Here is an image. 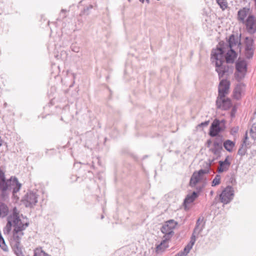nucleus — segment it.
<instances>
[{
	"instance_id": "obj_1",
	"label": "nucleus",
	"mask_w": 256,
	"mask_h": 256,
	"mask_svg": "<svg viewBox=\"0 0 256 256\" xmlns=\"http://www.w3.org/2000/svg\"><path fill=\"white\" fill-rule=\"evenodd\" d=\"M236 57V52L233 49H230L226 54L225 62L224 51L221 48H217L212 50L210 60L215 65L216 70L218 73L220 79L228 75L229 67L227 64L233 63Z\"/></svg>"
},
{
	"instance_id": "obj_2",
	"label": "nucleus",
	"mask_w": 256,
	"mask_h": 256,
	"mask_svg": "<svg viewBox=\"0 0 256 256\" xmlns=\"http://www.w3.org/2000/svg\"><path fill=\"white\" fill-rule=\"evenodd\" d=\"M29 222L28 218L22 214H20V211L16 208L12 209V213L8 218V222L6 228L8 232L12 230V226L14 227V230L16 232H20V234L22 236L24 230L28 226Z\"/></svg>"
},
{
	"instance_id": "obj_3",
	"label": "nucleus",
	"mask_w": 256,
	"mask_h": 256,
	"mask_svg": "<svg viewBox=\"0 0 256 256\" xmlns=\"http://www.w3.org/2000/svg\"><path fill=\"white\" fill-rule=\"evenodd\" d=\"M177 222L173 220H170L163 224L161 228L162 232L165 235L164 236V240L156 247L157 250H163L168 246V240L170 239L174 233V230L175 228Z\"/></svg>"
},
{
	"instance_id": "obj_4",
	"label": "nucleus",
	"mask_w": 256,
	"mask_h": 256,
	"mask_svg": "<svg viewBox=\"0 0 256 256\" xmlns=\"http://www.w3.org/2000/svg\"><path fill=\"white\" fill-rule=\"evenodd\" d=\"M21 184L16 178H11L9 180H5L4 174L0 168V190L4 191L10 188L13 189V192H17L20 189Z\"/></svg>"
},
{
	"instance_id": "obj_5",
	"label": "nucleus",
	"mask_w": 256,
	"mask_h": 256,
	"mask_svg": "<svg viewBox=\"0 0 256 256\" xmlns=\"http://www.w3.org/2000/svg\"><path fill=\"white\" fill-rule=\"evenodd\" d=\"M209 172V169H201L198 171L194 172L190 179V186L192 188L195 187L197 184L202 180L204 175L208 174Z\"/></svg>"
},
{
	"instance_id": "obj_6",
	"label": "nucleus",
	"mask_w": 256,
	"mask_h": 256,
	"mask_svg": "<svg viewBox=\"0 0 256 256\" xmlns=\"http://www.w3.org/2000/svg\"><path fill=\"white\" fill-rule=\"evenodd\" d=\"M236 72L235 74L236 78L238 80L242 79L246 72V62L244 60L238 59L236 65Z\"/></svg>"
},
{
	"instance_id": "obj_7",
	"label": "nucleus",
	"mask_w": 256,
	"mask_h": 256,
	"mask_svg": "<svg viewBox=\"0 0 256 256\" xmlns=\"http://www.w3.org/2000/svg\"><path fill=\"white\" fill-rule=\"evenodd\" d=\"M223 121L220 122L219 120H214L212 122L210 130V135L211 136H216L219 132L224 130V126L222 124Z\"/></svg>"
},
{
	"instance_id": "obj_8",
	"label": "nucleus",
	"mask_w": 256,
	"mask_h": 256,
	"mask_svg": "<svg viewBox=\"0 0 256 256\" xmlns=\"http://www.w3.org/2000/svg\"><path fill=\"white\" fill-rule=\"evenodd\" d=\"M218 108L226 110L232 106V102L230 98H226V96H218L216 101Z\"/></svg>"
},
{
	"instance_id": "obj_9",
	"label": "nucleus",
	"mask_w": 256,
	"mask_h": 256,
	"mask_svg": "<svg viewBox=\"0 0 256 256\" xmlns=\"http://www.w3.org/2000/svg\"><path fill=\"white\" fill-rule=\"evenodd\" d=\"M234 196V190L230 186H227L220 196V202L224 204L228 203Z\"/></svg>"
},
{
	"instance_id": "obj_10",
	"label": "nucleus",
	"mask_w": 256,
	"mask_h": 256,
	"mask_svg": "<svg viewBox=\"0 0 256 256\" xmlns=\"http://www.w3.org/2000/svg\"><path fill=\"white\" fill-rule=\"evenodd\" d=\"M247 31L250 34L256 32V18L254 16H249L244 22Z\"/></svg>"
},
{
	"instance_id": "obj_11",
	"label": "nucleus",
	"mask_w": 256,
	"mask_h": 256,
	"mask_svg": "<svg viewBox=\"0 0 256 256\" xmlns=\"http://www.w3.org/2000/svg\"><path fill=\"white\" fill-rule=\"evenodd\" d=\"M230 82L227 80L223 79L220 80L218 86V96H226L229 92Z\"/></svg>"
},
{
	"instance_id": "obj_12",
	"label": "nucleus",
	"mask_w": 256,
	"mask_h": 256,
	"mask_svg": "<svg viewBox=\"0 0 256 256\" xmlns=\"http://www.w3.org/2000/svg\"><path fill=\"white\" fill-rule=\"evenodd\" d=\"M38 202V197L33 192L28 193L23 200L24 204L26 207H32Z\"/></svg>"
},
{
	"instance_id": "obj_13",
	"label": "nucleus",
	"mask_w": 256,
	"mask_h": 256,
	"mask_svg": "<svg viewBox=\"0 0 256 256\" xmlns=\"http://www.w3.org/2000/svg\"><path fill=\"white\" fill-rule=\"evenodd\" d=\"M246 90V86L244 84L240 82L238 84L233 92V96L236 100H240L244 96Z\"/></svg>"
},
{
	"instance_id": "obj_14",
	"label": "nucleus",
	"mask_w": 256,
	"mask_h": 256,
	"mask_svg": "<svg viewBox=\"0 0 256 256\" xmlns=\"http://www.w3.org/2000/svg\"><path fill=\"white\" fill-rule=\"evenodd\" d=\"M250 16H253L251 14L250 9L248 8H243L238 11L237 19L240 22L244 24L246 19Z\"/></svg>"
},
{
	"instance_id": "obj_15",
	"label": "nucleus",
	"mask_w": 256,
	"mask_h": 256,
	"mask_svg": "<svg viewBox=\"0 0 256 256\" xmlns=\"http://www.w3.org/2000/svg\"><path fill=\"white\" fill-rule=\"evenodd\" d=\"M228 157H226L224 161L219 162V166L218 168V172H222L227 171L230 166V163L228 160Z\"/></svg>"
},
{
	"instance_id": "obj_16",
	"label": "nucleus",
	"mask_w": 256,
	"mask_h": 256,
	"mask_svg": "<svg viewBox=\"0 0 256 256\" xmlns=\"http://www.w3.org/2000/svg\"><path fill=\"white\" fill-rule=\"evenodd\" d=\"M198 196V193L194 192L192 194H188L184 200V205L186 208L187 205L192 202Z\"/></svg>"
},
{
	"instance_id": "obj_17",
	"label": "nucleus",
	"mask_w": 256,
	"mask_h": 256,
	"mask_svg": "<svg viewBox=\"0 0 256 256\" xmlns=\"http://www.w3.org/2000/svg\"><path fill=\"white\" fill-rule=\"evenodd\" d=\"M194 232L191 238L190 242L185 247L183 252H180L184 254L185 255H187V254L189 252L190 250L192 249L193 245L196 242V238L194 236Z\"/></svg>"
},
{
	"instance_id": "obj_18",
	"label": "nucleus",
	"mask_w": 256,
	"mask_h": 256,
	"mask_svg": "<svg viewBox=\"0 0 256 256\" xmlns=\"http://www.w3.org/2000/svg\"><path fill=\"white\" fill-rule=\"evenodd\" d=\"M228 44L230 48L233 49L235 46H238L240 42L238 38H236L234 35L232 34L230 36Z\"/></svg>"
},
{
	"instance_id": "obj_19",
	"label": "nucleus",
	"mask_w": 256,
	"mask_h": 256,
	"mask_svg": "<svg viewBox=\"0 0 256 256\" xmlns=\"http://www.w3.org/2000/svg\"><path fill=\"white\" fill-rule=\"evenodd\" d=\"M222 149V146L216 142H214L212 146L210 148V150L215 155H218Z\"/></svg>"
},
{
	"instance_id": "obj_20",
	"label": "nucleus",
	"mask_w": 256,
	"mask_h": 256,
	"mask_svg": "<svg viewBox=\"0 0 256 256\" xmlns=\"http://www.w3.org/2000/svg\"><path fill=\"white\" fill-rule=\"evenodd\" d=\"M8 208L4 204L0 202V218H4L8 215Z\"/></svg>"
},
{
	"instance_id": "obj_21",
	"label": "nucleus",
	"mask_w": 256,
	"mask_h": 256,
	"mask_svg": "<svg viewBox=\"0 0 256 256\" xmlns=\"http://www.w3.org/2000/svg\"><path fill=\"white\" fill-rule=\"evenodd\" d=\"M33 256H50V255L46 252L41 247H39L34 250Z\"/></svg>"
},
{
	"instance_id": "obj_22",
	"label": "nucleus",
	"mask_w": 256,
	"mask_h": 256,
	"mask_svg": "<svg viewBox=\"0 0 256 256\" xmlns=\"http://www.w3.org/2000/svg\"><path fill=\"white\" fill-rule=\"evenodd\" d=\"M11 246L14 250L15 252L18 254L20 252L21 248H20V242L12 240L11 242Z\"/></svg>"
},
{
	"instance_id": "obj_23",
	"label": "nucleus",
	"mask_w": 256,
	"mask_h": 256,
	"mask_svg": "<svg viewBox=\"0 0 256 256\" xmlns=\"http://www.w3.org/2000/svg\"><path fill=\"white\" fill-rule=\"evenodd\" d=\"M234 146V143L230 140H226L224 143V148L230 152L232 151Z\"/></svg>"
},
{
	"instance_id": "obj_24",
	"label": "nucleus",
	"mask_w": 256,
	"mask_h": 256,
	"mask_svg": "<svg viewBox=\"0 0 256 256\" xmlns=\"http://www.w3.org/2000/svg\"><path fill=\"white\" fill-rule=\"evenodd\" d=\"M220 8L224 10L228 8L226 0H216Z\"/></svg>"
},
{
	"instance_id": "obj_25",
	"label": "nucleus",
	"mask_w": 256,
	"mask_h": 256,
	"mask_svg": "<svg viewBox=\"0 0 256 256\" xmlns=\"http://www.w3.org/2000/svg\"><path fill=\"white\" fill-rule=\"evenodd\" d=\"M221 180V176L220 174H216L212 182V186H216L220 184Z\"/></svg>"
},
{
	"instance_id": "obj_26",
	"label": "nucleus",
	"mask_w": 256,
	"mask_h": 256,
	"mask_svg": "<svg viewBox=\"0 0 256 256\" xmlns=\"http://www.w3.org/2000/svg\"><path fill=\"white\" fill-rule=\"evenodd\" d=\"M250 134L254 140H256V123L254 124L252 126L250 131Z\"/></svg>"
},
{
	"instance_id": "obj_27",
	"label": "nucleus",
	"mask_w": 256,
	"mask_h": 256,
	"mask_svg": "<svg viewBox=\"0 0 256 256\" xmlns=\"http://www.w3.org/2000/svg\"><path fill=\"white\" fill-rule=\"evenodd\" d=\"M20 232H16L14 230L13 240L20 242L22 236L20 234Z\"/></svg>"
},
{
	"instance_id": "obj_28",
	"label": "nucleus",
	"mask_w": 256,
	"mask_h": 256,
	"mask_svg": "<svg viewBox=\"0 0 256 256\" xmlns=\"http://www.w3.org/2000/svg\"><path fill=\"white\" fill-rule=\"evenodd\" d=\"M246 152V148L244 146V144H242L240 148L238 150V154L241 156H243L245 154Z\"/></svg>"
},
{
	"instance_id": "obj_29",
	"label": "nucleus",
	"mask_w": 256,
	"mask_h": 256,
	"mask_svg": "<svg viewBox=\"0 0 256 256\" xmlns=\"http://www.w3.org/2000/svg\"><path fill=\"white\" fill-rule=\"evenodd\" d=\"M0 246L4 250L7 251L8 248L5 244L4 238H2L1 240H0Z\"/></svg>"
},
{
	"instance_id": "obj_30",
	"label": "nucleus",
	"mask_w": 256,
	"mask_h": 256,
	"mask_svg": "<svg viewBox=\"0 0 256 256\" xmlns=\"http://www.w3.org/2000/svg\"><path fill=\"white\" fill-rule=\"evenodd\" d=\"M249 142H248V135L246 133L245 134L244 139V140L242 144H244V146L246 148V146L249 145Z\"/></svg>"
},
{
	"instance_id": "obj_31",
	"label": "nucleus",
	"mask_w": 256,
	"mask_h": 256,
	"mask_svg": "<svg viewBox=\"0 0 256 256\" xmlns=\"http://www.w3.org/2000/svg\"><path fill=\"white\" fill-rule=\"evenodd\" d=\"M200 222V218H198L197 220V222H196V226L194 230V233H196V232H198L199 233L200 231H201V229L198 230V225H199V223Z\"/></svg>"
},
{
	"instance_id": "obj_32",
	"label": "nucleus",
	"mask_w": 256,
	"mask_h": 256,
	"mask_svg": "<svg viewBox=\"0 0 256 256\" xmlns=\"http://www.w3.org/2000/svg\"><path fill=\"white\" fill-rule=\"evenodd\" d=\"M200 222V218H198L197 220V222H196V226L194 230V233H196V232H198L199 233L200 231H201V229L198 230V225H199V223Z\"/></svg>"
},
{
	"instance_id": "obj_33",
	"label": "nucleus",
	"mask_w": 256,
	"mask_h": 256,
	"mask_svg": "<svg viewBox=\"0 0 256 256\" xmlns=\"http://www.w3.org/2000/svg\"><path fill=\"white\" fill-rule=\"evenodd\" d=\"M214 142H216V143L220 144V146H222V137H220V136L217 137L216 138Z\"/></svg>"
},
{
	"instance_id": "obj_34",
	"label": "nucleus",
	"mask_w": 256,
	"mask_h": 256,
	"mask_svg": "<svg viewBox=\"0 0 256 256\" xmlns=\"http://www.w3.org/2000/svg\"><path fill=\"white\" fill-rule=\"evenodd\" d=\"M208 124H209V121L208 120V121H206L204 122H202L201 124H198V126L200 127L206 126H208Z\"/></svg>"
},
{
	"instance_id": "obj_35",
	"label": "nucleus",
	"mask_w": 256,
	"mask_h": 256,
	"mask_svg": "<svg viewBox=\"0 0 256 256\" xmlns=\"http://www.w3.org/2000/svg\"><path fill=\"white\" fill-rule=\"evenodd\" d=\"M238 130V128H233L231 130V133H232V134H234L237 132Z\"/></svg>"
},
{
	"instance_id": "obj_36",
	"label": "nucleus",
	"mask_w": 256,
	"mask_h": 256,
	"mask_svg": "<svg viewBox=\"0 0 256 256\" xmlns=\"http://www.w3.org/2000/svg\"><path fill=\"white\" fill-rule=\"evenodd\" d=\"M212 143V142L210 140H208L206 142L207 147L210 148H211L210 146H211Z\"/></svg>"
},
{
	"instance_id": "obj_37",
	"label": "nucleus",
	"mask_w": 256,
	"mask_h": 256,
	"mask_svg": "<svg viewBox=\"0 0 256 256\" xmlns=\"http://www.w3.org/2000/svg\"><path fill=\"white\" fill-rule=\"evenodd\" d=\"M175 256H186V255L184 254L181 252H180L178 254H177Z\"/></svg>"
},
{
	"instance_id": "obj_38",
	"label": "nucleus",
	"mask_w": 256,
	"mask_h": 256,
	"mask_svg": "<svg viewBox=\"0 0 256 256\" xmlns=\"http://www.w3.org/2000/svg\"><path fill=\"white\" fill-rule=\"evenodd\" d=\"M146 0L148 2V3L149 2V0ZM140 1L143 3L144 2V0H140Z\"/></svg>"
},
{
	"instance_id": "obj_39",
	"label": "nucleus",
	"mask_w": 256,
	"mask_h": 256,
	"mask_svg": "<svg viewBox=\"0 0 256 256\" xmlns=\"http://www.w3.org/2000/svg\"><path fill=\"white\" fill-rule=\"evenodd\" d=\"M61 12H64V13H65V12H66V10H64V9H62V10H61Z\"/></svg>"
},
{
	"instance_id": "obj_40",
	"label": "nucleus",
	"mask_w": 256,
	"mask_h": 256,
	"mask_svg": "<svg viewBox=\"0 0 256 256\" xmlns=\"http://www.w3.org/2000/svg\"><path fill=\"white\" fill-rule=\"evenodd\" d=\"M214 192H213V191H211V192H210V194L211 196H212V195L214 194Z\"/></svg>"
},
{
	"instance_id": "obj_41",
	"label": "nucleus",
	"mask_w": 256,
	"mask_h": 256,
	"mask_svg": "<svg viewBox=\"0 0 256 256\" xmlns=\"http://www.w3.org/2000/svg\"><path fill=\"white\" fill-rule=\"evenodd\" d=\"M255 3V6H256V0H254Z\"/></svg>"
}]
</instances>
